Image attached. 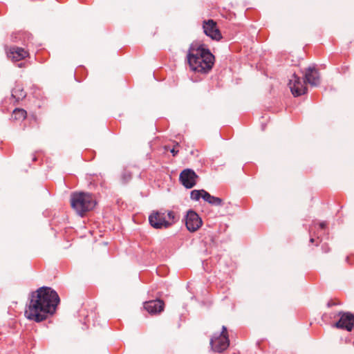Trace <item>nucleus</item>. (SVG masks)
Wrapping results in <instances>:
<instances>
[{"instance_id":"1","label":"nucleus","mask_w":354,"mask_h":354,"mask_svg":"<svg viewBox=\"0 0 354 354\" xmlns=\"http://www.w3.org/2000/svg\"><path fill=\"white\" fill-rule=\"evenodd\" d=\"M59 303L57 293L49 287H41L32 292L25 316L30 320L40 322L49 314H53Z\"/></svg>"},{"instance_id":"2","label":"nucleus","mask_w":354,"mask_h":354,"mask_svg":"<svg viewBox=\"0 0 354 354\" xmlns=\"http://www.w3.org/2000/svg\"><path fill=\"white\" fill-rule=\"evenodd\" d=\"M320 82V76L316 68H304L291 75L288 86L291 93L295 97H299L306 93L307 83L317 86Z\"/></svg>"},{"instance_id":"3","label":"nucleus","mask_w":354,"mask_h":354,"mask_svg":"<svg viewBox=\"0 0 354 354\" xmlns=\"http://www.w3.org/2000/svg\"><path fill=\"white\" fill-rule=\"evenodd\" d=\"M215 57L209 49L205 48L198 41H194L189 46L187 61L189 66H213Z\"/></svg>"},{"instance_id":"4","label":"nucleus","mask_w":354,"mask_h":354,"mask_svg":"<svg viewBox=\"0 0 354 354\" xmlns=\"http://www.w3.org/2000/svg\"><path fill=\"white\" fill-rule=\"evenodd\" d=\"M97 204V198L89 192H74L71 196V205L78 215L83 217L92 211Z\"/></svg>"},{"instance_id":"5","label":"nucleus","mask_w":354,"mask_h":354,"mask_svg":"<svg viewBox=\"0 0 354 354\" xmlns=\"http://www.w3.org/2000/svg\"><path fill=\"white\" fill-rule=\"evenodd\" d=\"M151 225L156 229L167 228L174 225L178 218L174 211H153L149 216Z\"/></svg>"},{"instance_id":"6","label":"nucleus","mask_w":354,"mask_h":354,"mask_svg":"<svg viewBox=\"0 0 354 354\" xmlns=\"http://www.w3.org/2000/svg\"><path fill=\"white\" fill-rule=\"evenodd\" d=\"M210 345L212 349L218 353H221L228 348L230 339L227 329L225 326L222 327L221 333L219 335H214L212 337Z\"/></svg>"},{"instance_id":"7","label":"nucleus","mask_w":354,"mask_h":354,"mask_svg":"<svg viewBox=\"0 0 354 354\" xmlns=\"http://www.w3.org/2000/svg\"><path fill=\"white\" fill-rule=\"evenodd\" d=\"M191 198L194 201H198L200 198H203L205 201L208 203L216 205L221 206L223 205V201L218 197H215L210 195L204 189L197 190L194 189L191 192Z\"/></svg>"},{"instance_id":"8","label":"nucleus","mask_w":354,"mask_h":354,"mask_svg":"<svg viewBox=\"0 0 354 354\" xmlns=\"http://www.w3.org/2000/svg\"><path fill=\"white\" fill-rule=\"evenodd\" d=\"M185 223L187 229L191 232L197 231L203 225L202 218L196 212L192 209L187 211Z\"/></svg>"},{"instance_id":"9","label":"nucleus","mask_w":354,"mask_h":354,"mask_svg":"<svg viewBox=\"0 0 354 354\" xmlns=\"http://www.w3.org/2000/svg\"><path fill=\"white\" fill-rule=\"evenodd\" d=\"M4 49L7 57L14 62L21 61L29 55L28 50L23 48L16 46L9 47L8 44H5Z\"/></svg>"},{"instance_id":"10","label":"nucleus","mask_w":354,"mask_h":354,"mask_svg":"<svg viewBox=\"0 0 354 354\" xmlns=\"http://www.w3.org/2000/svg\"><path fill=\"white\" fill-rule=\"evenodd\" d=\"M204 33L212 39L219 40L221 34L217 28L216 23L212 19L205 20L203 24Z\"/></svg>"},{"instance_id":"11","label":"nucleus","mask_w":354,"mask_h":354,"mask_svg":"<svg viewBox=\"0 0 354 354\" xmlns=\"http://www.w3.org/2000/svg\"><path fill=\"white\" fill-rule=\"evenodd\" d=\"M339 315V319L335 324V326L351 331L354 326V315L350 313H340Z\"/></svg>"},{"instance_id":"12","label":"nucleus","mask_w":354,"mask_h":354,"mask_svg":"<svg viewBox=\"0 0 354 354\" xmlns=\"http://www.w3.org/2000/svg\"><path fill=\"white\" fill-rule=\"evenodd\" d=\"M198 176L190 169H184L180 174V180L186 188H192L196 184Z\"/></svg>"},{"instance_id":"13","label":"nucleus","mask_w":354,"mask_h":354,"mask_svg":"<svg viewBox=\"0 0 354 354\" xmlns=\"http://www.w3.org/2000/svg\"><path fill=\"white\" fill-rule=\"evenodd\" d=\"M32 35L25 30H19L12 32L10 36V41L27 45L32 39Z\"/></svg>"},{"instance_id":"14","label":"nucleus","mask_w":354,"mask_h":354,"mask_svg":"<svg viewBox=\"0 0 354 354\" xmlns=\"http://www.w3.org/2000/svg\"><path fill=\"white\" fill-rule=\"evenodd\" d=\"M164 302L162 300H151L145 303L144 308L150 314H156L164 309Z\"/></svg>"},{"instance_id":"15","label":"nucleus","mask_w":354,"mask_h":354,"mask_svg":"<svg viewBox=\"0 0 354 354\" xmlns=\"http://www.w3.org/2000/svg\"><path fill=\"white\" fill-rule=\"evenodd\" d=\"M211 68H190L189 75L191 79L194 82L201 80V77H194V75H205L210 71Z\"/></svg>"},{"instance_id":"16","label":"nucleus","mask_w":354,"mask_h":354,"mask_svg":"<svg viewBox=\"0 0 354 354\" xmlns=\"http://www.w3.org/2000/svg\"><path fill=\"white\" fill-rule=\"evenodd\" d=\"M12 96L19 101V100L25 97L26 92L24 91V88L21 85H16V86L12 89Z\"/></svg>"},{"instance_id":"17","label":"nucleus","mask_w":354,"mask_h":354,"mask_svg":"<svg viewBox=\"0 0 354 354\" xmlns=\"http://www.w3.org/2000/svg\"><path fill=\"white\" fill-rule=\"evenodd\" d=\"M26 116L27 113L23 109H15L12 112V118L16 120H23Z\"/></svg>"},{"instance_id":"18","label":"nucleus","mask_w":354,"mask_h":354,"mask_svg":"<svg viewBox=\"0 0 354 354\" xmlns=\"http://www.w3.org/2000/svg\"><path fill=\"white\" fill-rule=\"evenodd\" d=\"M178 145L177 144L176 146L173 147V149L171 150V153L174 156H176L178 153Z\"/></svg>"},{"instance_id":"19","label":"nucleus","mask_w":354,"mask_h":354,"mask_svg":"<svg viewBox=\"0 0 354 354\" xmlns=\"http://www.w3.org/2000/svg\"><path fill=\"white\" fill-rule=\"evenodd\" d=\"M320 226H321V227H322V228H323V227H324V223H321V224H320Z\"/></svg>"}]
</instances>
